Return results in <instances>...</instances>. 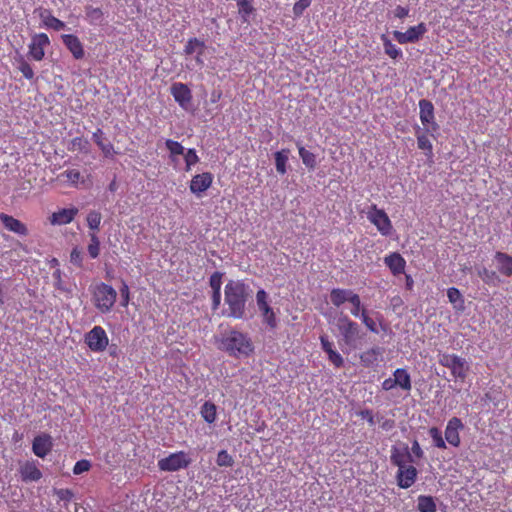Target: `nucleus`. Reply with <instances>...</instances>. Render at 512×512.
Returning <instances> with one entry per match:
<instances>
[{"instance_id": "052dcab7", "label": "nucleus", "mask_w": 512, "mask_h": 512, "mask_svg": "<svg viewBox=\"0 0 512 512\" xmlns=\"http://www.w3.org/2000/svg\"><path fill=\"white\" fill-rule=\"evenodd\" d=\"M264 322L271 328L274 329L277 326V319L273 309H269L268 312L262 314Z\"/></svg>"}, {"instance_id": "4468645a", "label": "nucleus", "mask_w": 512, "mask_h": 512, "mask_svg": "<svg viewBox=\"0 0 512 512\" xmlns=\"http://www.w3.org/2000/svg\"><path fill=\"white\" fill-rule=\"evenodd\" d=\"M464 428L462 420L458 417H452L447 422L445 428V440L453 447H459L461 438L459 432Z\"/></svg>"}, {"instance_id": "13d9d810", "label": "nucleus", "mask_w": 512, "mask_h": 512, "mask_svg": "<svg viewBox=\"0 0 512 512\" xmlns=\"http://www.w3.org/2000/svg\"><path fill=\"white\" fill-rule=\"evenodd\" d=\"M328 360L336 367L341 368L344 364L343 357L335 349L327 353Z\"/></svg>"}, {"instance_id": "5fc2aeb1", "label": "nucleus", "mask_w": 512, "mask_h": 512, "mask_svg": "<svg viewBox=\"0 0 512 512\" xmlns=\"http://www.w3.org/2000/svg\"><path fill=\"white\" fill-rule=\"evenodd\" d=\"M363 322V324L373 333H378L377 326L375 321L369 317L366 309H363L361 312V316H359Z\"/></svg>"}, {"instance_id": "b1692460", "label": "nucleus", "mask_w": 512, "mask_h": 512, "mask_svg": "<svg viewBox=\"0 0 512 512\" xmlns=\"http://www.w3.org/2000/svg\"><path fill=\"white\" fill-rule=\"evenodd\" d=\"M430 130L431 129L426 128V131H423L421 128L418 127L415 132L418 148L420 150H423L425 152V155L429 159L433 157V145L427 135V132Z\"/></svg>"}, {"instance_id": "864d4df0", "label": "nucleus", "mask_w": 512, "mask_h": 512, "mask_svg": "<svg viewBox=\"0 0 512 512\" xmlns=\"http://www.w3.org/2000/svg\"><path fill=\"white\" fill-rule=\"evenodd\" d=\"M222 276L223 274L221 272H214L209 279V285L212 289V292L215 291H221V285H222Z\"/></svg>"}, {"instance_id": "0e129e2a", "label": "nucleus", "mask_w": 512, "mask_h": 512, "mask_svg": "<svg viewBox=\"0 0 512 512\" xmlns=\"http://www.w3.org/2000/svg\"><path fill=\"white\" fill-rule=\"evenodd\" d=\"M417 459H421L424 457L423 449L421 448L419 442L414 440L412 442L411 452Z\"/></svg>"}, {"instance_id": "2f4dec72", "label": "nucleus", "mask_w": 512, "mask_h": 512, "mask_svg": "<svg viewBox=\"0 0 512 512\" xmlns=\"http://www.w3.org/2000/svg\"><path fill=\"white\" fill-rule=\"evenodd\" d=\"M201 417L208 424H212L217 419V408L216 405L211 401H206L200 409Z\"/></svg>"}, {"instance_id": "f03ea898", "label": "nucleus", "mask_w": 512, "mask_h": 512, "mask_svg": "<svg viewBox=\"0 0 512 512\" xmlns=\"http://www.w3.org/2000/svg\"><path fill=\"white\" fill-rule=\"evenodd\" d=\"M251 296L249 285L243 281L230 280L224 289V300L228 306V317L242 319L245 315L246 302Z\"/></svg>"}, {"instance_id": "412c9836", "label": "nucleus", "mask_w": 512, "mask_h": 512, "mask_svg": "<svg viewBox=\"0 0 512 512\" xmlns=\"http://www.w3.org/2000/svg\"><path fill=\"white\" fill-rule=\"evenodd\" d=\"M384 263L394 276L405 272L406 261L398 252H392L386 255L384 258Z\"/></svg>"}, {"instance_id": "774afa93", "label": "nucleus", "mask_w": 512, "mask_h": 512, "mask_svg": "<svg viewBox=\"0 0 512 512\" xmlns=\"http://www.w3.org/2000/svg\"><path fill=\"white\" fill-rule=\"evenodd\" d=\"M409 9L403 6L398 5L394 10V16L403 19L408 16Z\"/></svg>"}, {"instance_id": "4be33fe9", "label": "nucleus", "mask_w": 512, "mask_h": 512, "mask_svg": "<svg viewBox=\"0 0 512 512\" xmlns=\"http://www.w3.org/2000/svg\"><path fill=\"white\" fill-rule=\"evenodd\" d=\"M0 220L8 231L16 233L20 236H26L28 234L26 225L13 216L0 213Z\"/></svg>"}, {"instance_id": "dca6fc26", "label": "nucleus", "mask_w": 512, "mask_h": 512, "mask_svg": "<svg viewBox=\"0 0 512 512\" xmlns=\"http://www.w3.org/2000/svg\"><path fill=\"white\" fill-rule=\"evenodd\" d=\"M56 181L73 188L86 186V179L78 169H67L57 175Z\"/></svg>"}, {"instance_id": "bb28decb", "label": "nucleus", "mask_w": 512, "mask_h": 512, "mask_svg": "<svg viewBox=\"0 0 512 512\" xmlns=\"http://www.w3.org/2000/svg\"><path fill=\"white\" fill-rule=\"evenodd\" d=\"M381 355H382V349L379 347H373L371 349L364 351L360 355V362L364 367L370 368L378 363L379 357Z\"/></svg>"}, {"instance_id": "3c124183", "label": "nucleus", "mask_w": 512, "mask_h": 512, "mask_svg": "<svg viewBox=\"0 0 512 512\" xmlns=\"http://www.w3.org/2000/svg\"><path fill=\"white\" fill-rule=\"evenodd\" d=\"M312 0H298L293 5V15L298 18L303 15L304 11L311 5Z\"/></svg>"}, {"instance_id": "de8ad7c7", "label": "nucleus", "mask_w": 512, "mask_h": 512, "mask_svg": "<svg viewBox=\"0 0 512 512\" xmlns=\"http://www.w3.org/2000/svg\"><path fill=\"white\" fill-rule=\"evenodd\" d=\"M216 463L220 467H231L234 460L226 450H221L217 454Z\"/></svg>"}, {"instance_id": "393cba45", "label": "nucleus", "mask_w": 512, "mask_h": 512, "mask_svg": "<svg viewBox=\"0 0 512 512\" xmlns=\"http://www.w3.org/2000/svg\"><path fill=\"white\" fill-rule=\"evenodd\" d=\"M495 260L497 262L498 271L502 275L510 277L512 275V256L504 252H496Z\"/></svg>"}, {"instance_id": "c03bdc74", "label": "nucleus", "mask_w": 512, "mask_h": 512, "mask_svg": "<svg viewBox=\"0 0 512 512\" xmlns=\"http://www.w3.org/2000/svg\"><path fill=\"white\" fill-rule=\"evenodd\" d=\"M89 142L87 139L83 137H75L70 141L68 146V150L70 151H79V152H87L88 151Z\"/></svg>"}, {"instance_id": "e433bc0d", "label": "nucleus", "mask_w": 512, "mask_h": 512, "mask_svg": "<svg viewBox=\"0 0 512 512\" xmlns=\"http://www.w3.org/2000/svg\"><path fill=\"white\" fill-rule=\"evenodd\" d=\"M42 21L47 28L55 31H60L65 28V23L51 14L50 11H45L41 14Z\"/></svg>"}, {"instance_id": "338daca9", "label": "nucleus", "mask_w": 512, "mask_h": 512, "mask_svg": "<svg viewBox=\"0 0 512 512\" xmlns=\"http://www.w3.org/2000/svg\"><path fill=\"white\" fill-rule=\"evenodd\" d=\"M359 415L361 416L362 419H365L367 420V422L373 426L375 424V421H374V415L372 413L371 410L369 409H365V410H362Z\"/></svg>"}, {"instance_id": "7c9ffc66", "label": "nucleus", "mask_w": 512, "mask_h": 512, "mask_svg": "<svg viewBox=\"0 0 512 512\" xmlns=\"http://www.w3.org/2000/svg\"><path fill=\"white\" fill-rule=\"evenodd\" d=\"M447 297L449 302L453 305L454 309L457 311H463L465 309V301L458 288H448Z\"/></svg>"}, {"instance_id": "473e14b6", "label": "nucleus", "mask_w": 512, "mask_h": 512, "mask_svg": "<svg viewBox=\"0 0 512 512\" xmlns=\"http://www.w3.org/2000/svg\"><path fill=\"white\" fill-rule=\"evenodd\" d=\"M289 154V149H282L274 154L276 171L281 175H284L287 172Z\"/></svg>"}, {"instance_id": "bf43d9fd", "label": "nucleus", "mask_w": 512, "mask_h": 512, "mask_svg": "<svg viewBox=\"0 0 512 512\" xmlns=\"http://www.w3.org/2000/svg\"><path fill=\"white\" fill-rule=\"evenodd\" d=\"M264 322L271 328L274 329L277 326V319L273 309H269L268 312L262 314Z\"/></svg>"}, {"instance_id": "4d7b16f0", "label": "nucleus", "mask_w": 512, "mask_h": 512, "mask_svg": "<svg viewBox=\"0 0 512 512\" xmlns=\"http://www.w3.org/2000/svg\"><path fill=\"white\" fill-rule=\"evenodd\" d=\"M70 261L75 266L81 268L83 266V255L78 247L72 249L70 253Z\"/></svg>"}, {"instance_id": "1a4fd4ad", "label": "nucleus", "mask_w": 512, "mask_h": 512, "mask_svg": "<svg viewBox=\"0 0 512 512\" xmlns=\"http://www.w3.org/2000/svg\"><path fill=\"white\" fill-rule=\"evenodd\" d=\"M427 32L426 25L421 22L416 26L409 27L405 32L394 31L393 36L400 44L415 43Z\"/></svg>"}, {"instance_id": "5701e85b", "label": "nucleus", "mask_w": 512, "mask_h": 512, "mask_svg": "<svg viewBox=\"0 0 512 512\" xmlns=\"http://www.w3.org/2000/svg\"><path fill=\"white\" fill-rule=\"evenodd\" d=\"M52 449L51 437L48 434L36 436L32 443L33 453L44 458Z\"/></svg>"}, {"instance_id": "7ed1b4c3", "label": "nucleus", "mask_w": 512, "mask_h": 512, "mask_svg": "<svg viewBox=\"0 0 512 512\" xmlns=\"http://www.w3.org/2000/svg\"><path fill=\"white\" fill-rule=\"evenodd\" d=\"M117 299L116 290L106 283L97 284L92 291V300L94 306L102 314L109 313L115 305Z\"/></svg>"}, {"instance_id": "f257e3e1", "label": "nucleus", "mask_w": 512, "mask_h": 512, "mask_svg": "<svg viewBox=\"0 0 512 512\" xmlns=\"http://www.w3.org/2000/svg\"><path fill=\"white\" fill-rule=\"evenodd\" d=\"M219 350L235 358H248L254 353V344L247 333L229 329L216 338Z\"/></svg>"}, {"instance_id": "680f3d73", "label": "nucleus", "mask_w": 512, "mask_h": 512, "mask_svg": "<svg viewBox=\"0 0 512 512\" xmlns=\"http://www.w3.org/2000/svg\"><path fill=\"white\" fill-rule=\"evenodd\" d=\"M120 295H121V306L127 307L130 301V291L129 287L126 282L122 283V286L120 288Z\"/></svg>"}, {"instance_id": "72a5a7b5", "label": "nucleus", "mask_w": 512, "mask_h": 512, "mask_svg": "<svg viewBox=\"0 0 512 512\" xmlns=\"http://www.w3.org/2000/svg\"><path fill=\"white\" fill-rule=\"evenodd\" d=\"M299 156L303 164L310 170H314L317 166L316 155L305 149L299 142L297 143Z\"/></svg>"}, {"instance_id": "f3484780", "label": "nucleus", "mask_w": 512, "mask_h": 512, "mask_svg": "<svg viewBox=\"0 0 512 512\" xmlns=\"http://www.w3.org/2000/svg\"><path fill=\"white\" fill-rule=\"evenodd\" d=\"M19 473L23 482H36L42 478V472L38 463L34 460H27L20 465Z\"/></svg>"}, {"instance_id": "09e8293b", "label": "nucleus", "mask_w": 512, "mask_h": 512, "mask_svg": "<svg viewBox=\"0 0 512 512\" xmlns=\"http://www.w3.org/2000/svg\"><path fill=\"white\" fill-rule=\"evenodd\" d=\"M53 279H54V287L61 291V292H64V293H70L71 290L66 286V284L64 283L63 279H62V272L60 269H56L53 274Z\"/></svg>"}, {"instance_id": "6e6d98bb", "label": "nucleus", "mask_w": 512, "mask_h": 512, "mask_svg": "<svg viewBox=\"0 0 512 512\" xmlns=\"http://www.w3.org/2000/svg\"><path fill=\"white\" fill-rule=\"evenodd\" d=\"M91 468V463L89 460H86V459H82V460H79L75 463L74 467H73V473L75 475H79V474H82L84 472H87L89 471Z\"/></svg>"}, {"instance_id": "a878e982", "label": "nucleus", "mask_w": 512, "mask_h": 512, "mask_svg": "<svg viewBox=\"0 0 512 512\" xmlns=\"http://www.w3.org/2000/svg\"><path fill=\"white\" fill-rule=\"evenodd\" d=\"M394 383L396 387L401 388L402 390L409 392L412 388L411 376L408 371L404 368H397L393 372Z\"/></svg>"}, {"instance_id": "9b49d317", "label": "nucleus", "mask_w": 512, "mask_h": 512, "mask_svg": "<svg viewBox=\"0 0 512 512\" xmlns=\"http://www.w3.org/2000/svg\"><path fill=\"white\" fill-rule=\"evenodd\" d=\"M213 179V174L210 172H203L194 175L189 184L191 193L197 197H201L202 194L211 187Z\"/></svg>"}, {"instance_id": "c756f323", "label": "nucleus", "mask_w": 512, "mask_h": 512, "mask_svg": "<svg viewBox=\"0 0 512 512\" xmlns=\"http://www.w3.org/2000/svg\"><path fill=\"white\" fill-rule=\"evenodd\" d=\"M104 133L101 129H97L94 133H93V141L98 145V147L101 149V151L103 152V154L108 157V156H112L113 153H114V147L112 145V143L110 142H104V137H103Z\"/></svg>"}, {"instance_id": "6e6552de", "label": "nucleus", "mask_w": 512, "mask_h": 512, "mask_svg": "<svg viewBox=\"0 0 512 512\" xmlns=\"http://www.w3.org/2000/svg\"><path fill=\"white\" fill-rule=\"evenodd\" d=\"M84 342L93 352H103L109 344L106 331L101 326H94L84 336Z\"/></svg>"}, {"instance_id": "79ce46f5", "label": "nucleus", "mask_w": 512, "mask_h": 512, "mask_svg": "<svg viewBox=\"0 0 512 512\" xmlns=\"http://www.w3.org/2000/svg\"><path fill=\"white\" fill-rule=\"evenodd\" d=\"M102 215L100 212L92 210L88 213L86 221L87 225L92 232L97 233L100 229Z\"/></svg>"}, {"instance_id": "49530a36", "label": "nucleus", "mask_w": 512, "mask_h": 512, "mask_svg": "<svg viewBox=\"0 0 512 512\" xmlns=\"http://www.w3.org/2000/svg\"><path fill=\"white\" fill-rule=\"evenodd\" d=\"M428 433L432 438L435 447L439 449H446V442L442 437L441 431L437 427H431Z\"/></svg>"}, {"instance_id": "8fccbe9b", "label": "nucleus", "mask_w": 512, "mask_h": 512, "mask_svg": "<svg viewBox=\"0 0 512 512\" xmlns=\"http://www.w3.org/2000/svg\"><path fill=\"white\" fill-rule=\"evenodd\" d=\"M349 303L352 305L351 314L354 317L361 316V312L364 308L362 307L359 295L354 292L353 295L350 297Z\"/></svg>"}, {"instance_id": "a19ab883", "label": "nucleus", "mask_w": 512, "mask_h": 512, "mask_svg": "<svg viewBox=\"0 0 512 512\" xmlns=\"http://www.w3.org/2000/svg\"><path fill=\"white\" fill-rule=\"evenodd\" d=\"M89 237L90 243L87 246V251L92 259H96L100 254V240L95 232H90Z\"/></svg>"}, {"instance_id": "f8f14e48", "label": "nucleus", "mask_w": 512, "mask_h": 512, "mask_svg": "<svg viewBox=\"0 0 512 512\" xmlns=\"http://www.w3.org/2000/svg\"><path fill=\"white\" fill-rule=\"evenodd\" d=\"M419 109L421 123L427 128L431 129V131H437L439 129V126L435 122L434 106L432 102L427 99H421L419 101Z\"/></svg>"}, {"instance_id": "69168bd1", "label": "nucleus", "mask_w": 512, "mask_h": 512, "mask_svg": "<svg viewBox=\"0 0 512 512\" xmlns=\"http://www.w3.org/2000/svg\"><path fill=\"white\" fill-rule=\"evenodd\" d=\"M320 342H321V347L326 354L329 353V351L334 350L333 343L331 341H329L327 336H325V335L320 336Z\"/></svg>"}, {"instance_id": "f704fd0d", "label": "nucleus", "mask_w": 512, "mask_h": 512, "mask_svg": "<svg viewBox=\"0 0 512 512\" xmlns=\"http://www.w3.org/2000/svg\"><path fill=\"white\" fill-rule=\"evenodd\" d=\"M165 146L169 151V159L172 163H176L178 161L177 157L184 154L185 149L178 141L167 139Z\"/></svg>"}, {"instance_id": "6ab92c4d", "label": "nucleus", "mask_w": 512, "mask_h": 512, "mask_svg": "<svg viewBox=\"0 0 512 512\" xmlns=\"http://www.w3.org/2000/svg\"><path fill=\"white\" fill-rule=\"evenodd\" d=\"M390 461L398 468L407 465L408 462H413L408 445L404 444L402 447L392 446Z\"/></svg>"}, {"instance_id": "cd10ccee", "label": "nucleus", "mask_w": 512, "mask_h": 512, "mask_svg": "<svg viewBox=\"0 0 512 512\" xmlns=\"http://www.w3.org/2000/svg\"><path fill=\"white\" fill-rule=\"evenodd\" d=\"M353 293L350 289L333 288L330 292L331 303L336 307H340L345 302L350 301Z\"/></svg>"}, {"instance_id": "58836bf2", "label": "nucleus", "mask_w": 512, "mask_h": 512, "mask_svg": "<svg viewBox=\"0 0 512 512\" xmlns=\"http://www.w3.org/2000/svg\"><path fill=\"white\" fill-rule=\"evenodd\" d=\"M86 19L91 25H99L103 20V11L101 8L87 6L85 8Z\"/></svg>"}, {"instance_id": "ddd939ff", "label": "nucleus", "mask_w": 512, "mask_h": 512, "mask_svg": "<svg viewBox=\"0 0 512 512\" xmlns=\"http://www.w3.org/2000/svg\"><path fill=\"white\" fill-rule=\"evenodd\" d=\"M418 471L413 465H404L398 468L396 473L397 485L402 489H408L416 482Z\"/></svg>"}, {"instance_id": "2eb2a0df", "label": "nucleus", "mask_w": 512, "mask_h": 512, "mask_svg": "<svg viewBox=\"0 0 512 512\" xmlns=\"http://www.w3.org/2000/svg\"><path fill=\"white\" fill-rule=\"evenodd\" d=\"M170 92L179 106L183 109H187L192 100V92L190 88L184 83L176 82L172 84Z\"/></svg>"}, {"instance_id": "423d86ee", "label": "nucleus", "mask_w": 512, "mask_h": 512, "mask_svg": "<svg viewBox=\"0 0 512 512\" xmlns=\"http://www.w3.org/2000/svg\"><path fill=\"white\" fill-rule=\"evenodd\" d=\"M191 463V459L185 451L171 453L169 456L158 461V468L165 472H176L180 469L187 468Z\"/></svg>"}, {"instance_id": "a211bd4d", "label": "nucleus", "mask_w": 512, "mask_h": 512, "mask_svg": "<svg viewBox=\"0 0 512 512\" xmlns=\"http://www.w3.org/2000/svg\"><path fill=\"white\" fill-rule=\"evenodd\" d=\"M79 210L76 207L63 208L53 212L49 217L51 225L62 226L71 223L77 216Z\"/></svg>"}, {"instance_id": "9d476101", "label": "nucleus", "mask_w": 512, "mask_h": 512, "mask_svg": "<svg viewBox=\"0 0 512 512\" xmlns=\"http://www.w3.org/2000/svg\"><path fill=\"white\" fill-rule=\"evenodd\" d=\"M50 45V40L47 34H35L31 43L29 44V56L35 61L43 60L45 56V48Z\"/></svg>"}, {"instance_id": "a18cd8bd", "label": "nucleus", "mask_w": 512, "mask_h": 512, "mask_svg": "<svg viewBox=\"0 0 512 512\" xmlns=\"http://www.w3.org/2000/svg\"><path fill=\"white\" fill-rule=\"evenodd\" d=\"M185 171H190L191 168L199 162V156L194 148L188 149L184 152Z\"/></svg>"}, {"instance_id": "0eeeda50", "label": "nucleus", "mask_w": 512, "mask_h": 512, "mask_svg": "<svg viewBox=\"0 0 512 512\" xmlns=\"http://www.w3.org/2000/svg\"><path fill=\"white\" fill-rule=\"evenodd\" d=\"M368 220L374 224L377 230L383 236H389L392 232V223L387 213L379 209L376 204H372L367 212Z\"/></svg>"}, {"instance_id": "4c0bfd02", "label": "nucleus", "mask_w": 512, "mask_h": 512, "mask_svg": "<svg viewBox=\"0 0 512 512\" xmlns=\"http://www.w3.org/2000/svg\"><path fill=\"white\" fill-rule=\"evenodd\" d=\"M381 40L383 42L385 53L391 57L392 59H398L402 57V51L395 44L391 42V40L386 36L382 35Z\"/></svg>"}, {"instance_id": "c9c22d12", "label": "nucleus", "mask_w": 512, "mask_h": 512, "mask_svg": "<svg viewBox=\"0 0 512 512\" xmlns=\"http://www.w3.org/2000/svg\"><path fill=\"white\" fill-rule=\"evenodd\" d=\"M417 509L419 512H436L437 505L432 496L420 495L417 499Z\"/></svg>"}, {"instance_id": "ea45409f", "label": "nucleus", "mask_w": 512, "mask_h": 512, "mask_svg": "<svg viewBox=\"0 0 512 512\" xmlns=\"http://www.w3.org/2000/svg\"><path fill=\"white\" fill-rule=\"evenodd\" d=\"M238 12L243 22H248L250 15L254 12V7L249 0L237 1Z\"/></svg>"}, {"instance_id": "aec40b11", "label": "nucleus", "mask_w": 512, "mask_h": 512, "mask_svg": "<svg viewBox=\"0 0 512 512\" xmlns=\"http://www.w3.org/2000/svg\"><path fill=\"white\" fill-rule=\"evenodd\" d=\"M63 44L71 52L73 57L77 60L82 59L85 55L83 44L76 35L63 34L61 36Z\"/></svg>"}, {"instance_id": "e2e57ef3", "label": "nucleus", "mask_w": 512, "mask_h": 512, "mask_svg": "<svg viewBox=\"0 0 512 512\" xmlns=\"http://www.w3.org/2000/svg\"><path fill=\"white\" fill-rule=\"evenodd\" d=\"M18 69L26 79H29V80L33 79L34 71L28 62L22 61L19 65Z\"/></svg>"}, {"instance_id": "39448f33", "label": "nucleus", "mask_w": 512, "mask_h": 512, "mask_svg": "<svg viewBox=\"0 0 512 512\" xmlns=\"http://www.w3.org/2000/svg\"><path fill=\"white\" fill-rule=\"evenodd\" d=\"M337 328L342 336L344 344L350 348H355L356 342L360 338L359 325L352 321L348 316L343 315L337 320Z\"/></svg>"}, {"instance_id": "20e7f679", "label": "nucleus", "mask_w": 512, "mask_h": 512, "mask_svg": "<svg viewBox=\"0 0 512 512\" xmlns=\"http://www.w3.org/2000/svg\"><path fill=\"white\" fill-rule=\"evenodd\" d=\"M438 362L441 366L448 368L455 379L461 382L466 379L470 369L466 359L456 354L442 353L439 355Z\"/></svg>"}, {"instance_id": "37998d69", "label": "nucleus", "mask_w": 512, "mask_h": 512, "mask_svg": "<svg viewBox=\"0 0 512 512\" xmlns=\"http://www.w3.org/2000/svg\"><path fill=\"white\" fill-rule=\"evenodd\" d=\"M256 302L259 311L261 314H264L265 312H268L269 309H271L269 303H268V294L265 290L260 289L256 293Z\"/></svg>"}, {"instance_id": "603ef678", "label": "nucleus", "mask_w": 512, "mask_h": 512, "mask_svg": "<svg viewBox=\"0 0 512 512\" xmlns=\"http://www.w3.org/2000/svg\"><path fill=\"white\" fill-rule=\"evenodd\" d=\"M54 494L59 501L64 502L65 505L70 503L74 497V493L70 489H55Z\"/></svg>"}, {"instance_id": "c85d7f7f", "label": "nucleus", "mask_w": 512, "mask_h": 512, "mask_svg": "<svg viewBox=\"0 0 512 512\" xmlns=\"http://www.w3.org/2000/svg\"><path fill=\"white\" fill-rule=\"evenodd\" d=\"M206 48V44L203 40L193 37L188 39L183 51L186 56L193 54L204 55Z\"/></svg>"}]
</instances>
